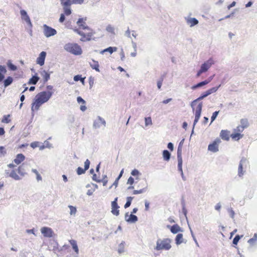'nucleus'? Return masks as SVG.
<instances>
[{"mask_svg":"<svg viewBox=\"0 0 257 257\" xmlns=\"http://www.w3.org/2000/svg\"><path fill=\"white\" fill-rule=\"evenodd\" d=\"M5 134V131L3 127H0V136L4 135Z\"/></svg>","mask_w":257,"mask_h":257,"instance_id":"60","label":"nucleus"},{"mask_svg":"<svg viewBox=\"0 0 257 257\" xmlns=\"http://www.w3.org/2000/svg\"><path fill=\"white\" fill-rule=\"evenodd\" d=\"M236 4L235 2H233L231 4H230L228 6L227 8L228 10H229L231 8L235 6Z\"/></svg>","mask_w":257,"mask_h":257,"instance_id":"61","label":"nucleus"},{"mask_svg":"<svg viewBox=\"0 0 257 257\" xmlns=\"http://www.w3.org/2000/svg\"><path fill=\"white\" fill-rule=\"evenodd\" d=\"M60 1L63 8H70V6L73 4L72 0H60Z\"/></svg>","mask_w":257,"mask_h":257,"instance_id":"26","label":"nucleus"},{"mask_svg":"<svg viewBox=\"0 0 257 257\" xmlns=\"http://www.w3.org/2000/svg\"><path fill=\"white\" fill-rule=\"evenodd\" d=\"M171 243V239L170 238L159 239L157 241L155 249L156 250H169L172 247Z\"/></svg>","mask_w":257,"mask_h":257,"instance_id":"4","label":"nucleus"},{"mask_svg":"<svg viewBox=\"0 0 257 257\" xmlns=\"http://www.w3.org/2000/svg\"><path fill=\"white\" fill-rule=\"evenodd\" d=\"M8 167L9 169L5 171L6 177H10L16 180L20 179L21 177L18 173L17 169L15 168L16 166L14 164H10Z\"/></svg>","mask_w":257,"mask_h":257,"instance_id":"6","label":"nucleus"},{"mask_svg":"<svg viewBox=\"0 0 257 257\" xmlns=\"http://www.w3.org/2000/svg\"><path fill=\"white\" fill-rule=\"evenodd\" d=\"M164 160L168 161L170 159L171 154L168 150H164L163 152Z\"/></svg>","mask_w":257,"mask_h":257,"instance_id":"30","label":"nucleus"},{"mask_svg":"<svg viewBox=\"0 0 257 257\" xmlns=\"http://www.w3.org/2000/svg\"><path fill=\"white\" fill-rule=\"evenodd\" d=\"M183 234L181 233L178 234L176 237L175 241L177 244H180L183 242Z\"/></svg>","mask_w":257,"mask_h":257,"instance_id":"29","label":"nucleus"},{"mask_svg":"<svg viewBox=\"0 0 257 257\" xmlns=\"http://www.w3.org/2000/svg\"><path fill=\"white\" fill-rule=\"evenodd\" d=\"M117 48L115 47H109L106 49H104L103 50L100 52V53L103 54L105 52H108L110 54H111L113 52H115L117 51Z\"/></svg>","mask_w":257,"mask_h":257,"instance_id":"24","label":"nucleus"},{"mask_svg":"<svg viewBox=\"0 0 257 257\" xmlns=\"http://www.w3.org/2000/svg\"><path fill=\"white\" fill-rule=\"evenodd\" d=\"M39 77L36 75L33 76L31 79H29L28 81L29 84H36L38 80H39Z\"/></svg>","mask_w":257,"mask_h":257,"instance_id":"28","label":"nucleus"},{"mask_svg":"<svg viewBox=\"0 0 257 257\" xmlns=\"http://www.w3.org/2000/svg\"><path fill=\"white\" fill-rule=\"evenodd\" d=\"M177 159H178V169H179V171L181 172L182 174H183V170H182L183 161H182V158H177Z\"/></svg>","mask_w":257,"mask_h":257,"instance_id":"36","label":"nucleus"},{"mask_svg":"<svg viewBox=\"0 0 257 257\" xmlns=\"http://www.w3.org/2000/svg\"><path fill=\"white\" fill-rule=\"evenodd\" d=\"M6 154V151L5 148L2 146L0 147V158L4 156Z\"/></svg>","mask_w":257,"mask_h":257,"instance_id":"43","label":"nucleus"},{"mask_svg":"<svg viewBox=\"0 0 257 257\" xmlns=\"http://www.w3.org/2000/svg\"><path fill=\"white\" fill-rule=\"evenodd\" d=\"M163 81V78H162L161 80H159L157 82V86L159 89H160L162 84V82Z\"/></svg>","mask_w":257,"mask_h":257,"instance_id":"56","label":"nucleus"},{"mask_svg":"<svg viewBox=\"0 0 257 257\" xmlns=\"http://www.w3.org/2000/svg\"><path fill=\"white\" fill-rule=\"evenodd\" d=\"M10 117V114L5 115L2 119V122L6 123H9L11 121Z\"/></svg>","mask_w":257,"mask_h":257,"instance_id":"31","label":"nucleus"},{"mask_svg":"<svg viewBox=\"0 0 257 257\" xmlns=\"http://www.w3.org/2000/svg\"><path fill=\"white\" fill-rule=\"evenodd\" d=\"M44 34L46 37H49L56 34L57 31L55 29L47 26H43Z\"/></svg>","mask_w":257,"mask_h":257,"instance_id":"9","label":"nucleus"},{"mask_svg":"<svg viewBox=\"0 0 257 257\" xmlns=\"http://www.w3.org/2000/svg\"><path fill=\"white\" fill-rule=\"evenodd\" d=\"M152 124V119L151 117H148L145 118V124L146 125H149Z\"/></svg>","mask_w":257,"mask_h":257,"instance_id":"42","label":"nucleus"},{"mask_svg":"<svg viewBox=\"0 0 257 257\" xmlns=\"http://www.w3.org/2000/svg\"><path fill=\"white\" fill-rule=\"evenodd\" d=\"M229 212L231 215V217L232 218H233L234 217V212L233 211V210L232 209H230L229 210Z\"/></svg>","mask_w":257,"mask_h":257,"instance_id":"63","label":"nucleus"},{"mask_svg":"<svg viewBox=\"0 0 257 257\" xmlns=\"http://www.w3.org/2000/svg\"><path fill=\"white\" fill-rule=\"evenodd\" d=\"M182 150L181 146H178L177 150V158H182Z\"/></svg>","mask_w":257,"mask_h":257,"instance_id":"41","label":"nucleus"},{"mask_svg":"<svg viewBox=\"0 0 257 257\" xmlns=\"http://www.w3.org/2000/svg\"><path fill=\"white\" fill-rule=\"evenodd\" d=\"M68 207L70 210V214L71 215H75L77 211L76 208L72 205H69Z\"/></svg>","mask_w":257,"mask_h":257,"instance_id":"38","label":"nucleus"},{"mask_svg":"<svg viewBox=\"0 0 257 257\" xmlns=\"http://www.w3.org/2000/svg\"><path fill=\"white\" fill-rule=\"evenodd\" d=\"M20 14L22 20H24L28 25L32 26L30 19L25 10H21Z\"/></svg>","mask_w":257,"mask_h":257,"instance_id":"15","label":"nucleus"},{"mask_svg":"<svg viewBox=\"0 0 257 257\" xmlns=\"http://www.w3.org/2000/svg\"><path fill=\"white\" fill-rule=\"evenodd\" d=\"M13 79L12 77L9 76L8 77H7V78L5 79L4 81L5 87H7L9 85H10L13 82Z\"/></svg>","mask_w":257,"mask_h":257,"instance_id":"32","label":"nucleus"},{"mask_svg":"<svg viewBox=\"0 0 257 257\" xmlns=\"http://www.w3.org/2000/svg\"><path fill=\"white\" fill-rule=\"evenodd\" d=\"M220 208L221 205L220 204V203H217L215 206V209L218 211L220 210Z\"/></svg>","mask_w":257,"mask_h":257,"instance_id":"62","label":"nucleus"},{"mask_svg":"<svg viewBox=\"0 0 257 257\" xmlns=\"http://www.w3.org/2000/svg\"><path fill=\"white\" fill-rule=\"evenodd\" d=\"M41 232L46 237H51L53 236V231L52 229L48 227H43L41 229Z\"/></svg>","mask_w":257,"mask_h":257,"instance_id":"12","label":"nucleus"},{"mask_svg":"<svg viewBox=\"0 0 257 257\" xmlns=\"http://www.w3.org/2000/svg\"><path fill=\"white\" fill-rule=\"evenodd\" d=\"M133 199V197H127L126 198V203L125 204L124 206V207L125 208H126L130 206L131 204V202H132V200Z\"/></svg>","mask_w":257,"mask_h":257,"instance_id":"37","label":"nucleus"},{"mask_svg":"<svg viewBox=\"0 0 257 257\" xmlns=\"http://www.w3.org/2000/svg\"><path fill=\"white\" fill-rule=\"evenodd\" d=\"M240 237L239 235H237L235 236L233 240V243L236 245L240 239Z\"/></svg>","mask_w":257,"mask_h":257,"instance_id":"46","label":"nucleus"},{"mask_svg":"<svg viewBox=\"0 0 257 257\" xmlns=\"http://www.w3.org/2000/svg\"><path fill=\"white\" fill-rule=\"evenodd\" d=\"M168 148L169 149H170L171 151L173 150V145L172 143H169L168 144Z\"/></svg>","mask_w":257,"mask_h":257,"instance_id":"59","label":"nucleus"},{"mask_svg":"<svg viewBox=\"0 0 257 257\" xmlns=\"http://www.w3.org/2000/svg\"><path fill=\"white\" fill-rule=\"evenodd\" d=\"M123 173V169H122L120 172V174L119 175V176H118V177L116 179L114 183V184L115 185H117V183H118V181L119 180V179L120 178V177L122 176V174Z\"/></svg>","mask_w":257,"mask_h":257,"instance_id":"48","label":"nucleus"},{"mask_svg":"<svg viewBox=\"0 0 257 257\" xmlns=\"http://www.w3.org/2000/svg\"><path fill=\"white\" fill-rule=\"evenodd\" d=\"M220 143V139L219 138H216L212 143L208 145V150L213 153L218 152L219 150V145Z\"/></svg>","mask_w":257,"mask_h":257,"instance_id":"8","label":"nucleus"},{"mask_svg":"<svg viewBox=\"0 0 257 257\" xmlns=\"http://www.w3.org/2000/svg\"><path fill=\"white\" fill-rule=\"evenodd\" d=\"M84 78H82L81 75H75L74 77V80L75 81H78L79 80H80L82 83H83L84 82Z\"/></svg>","mask_w":257,"mask_h":257,"instance_id":"40","label":"nucleus"},{"mask_svg":"<svg viewBox=\"0 0 257 257\" xmlns=\"http://www.w3.org/2000/svg\"><path fill=\"white\" fill-rule=\"evenodd\" d=\"M187 23L190 27H193L198 23V21L194 18L187 19Z\"/></svg>","mask_w":257,"mask_h":257,"instance_id":"25","label":"nucleus"},{"mask_svg":"<svg viewBox=\"0 0 257 257\" xmlns=\"http://www.w3.org/2000/svg\"><path fill=\"white\" fill-rule=\"evenodd\" d=\"M240 133L241 132H236V133H233L230 135V137L233 140L238 141L243 137V135L241 134Z\"/></svg>","mask_w":257,"mask_h":257,"instance_id":"23","label":"nucleus"},{"mask_svg":"<svg viewBox=\"0 0 257 257\" xmlns=\"http://www.w3.org/2000/svg\"><path fill=\"white\" fill-rule=\"evenodd\" d=\"M64 48L66 51L75 55H79L82 53L81 47L76 43H67L65 45Z\"/></svg>","mask_w":257,"mask_h":257,"instance_id":"5","label":"nucleus"},{"mask_svg":"<svg viewBox=\"0 0 257 257\" xmlns=\"http://www.w3.org/2000/svg\"><path fill=\"white\" fill-rule=\"evenodd\" d=\"M65 19V15L63 14H62L60 16V19H59V22L60 23H63Z\"/></svg>","mask_w":257,"mask_h":257,"instance_id":"55","label":"nucleus"},{"mask_svg":"<svg viewBox=\"0 0 257 257\" xmlns=\"http://www.w3.org/2000/svg\"><path fill=\"white\" fill-rule=\"evenodd\" d=\"M25 159V157L22 154H18L14 160V163H15L17 165H18L24 161Z\"/></svg>","mask_w":257,"mask_h":257,"instance_id":"18","label":"nucleus"},{"mask_svg":"<svg viewBox=\"0 0 257 257\" xmlns=\"http://www.w3.org/2000/svg\"><path fill=\"white\" fill-rule=\"evenodd\" d=\"M52 94V93L49 91H42L38 93L32 104V110L33 111L38 110L42 104L47 102L50 99Z\"/></svg>","mask_w":257,"mask_h":257,"instance_id":"3","label":"nucleus"},{"mask_svg":"<svg viewBox=\"0 0 257 257\" xmlns=\"http://www.w3.org/2000/svg\"><path fill=\"white\" fill-rule=\"evenodd\" d=\"M145 210L146 211L149 210V205H150L149 202L148 201H145Z\"/></svg>","mask_w":257,"mask_h":257,"instance_id":"57","label":"nucleus"},{"mask_svg":"<svg viewBox=\"0 0 257 257\" xmlns=\"http://www.w3.org/2000/svg\"><path fill=\"white\" fill-rule=\"evenodd\" d=\"M84 0H72L73 4H82Z\"/></svg>","mask_w":257,"mask_h":257,"instance_id":"52","label":"nucleus"},{"mask_svg":"<svg viewBox=\"0 0 257 257\" xmlns=\"http://www.w3.org/2000/svg\"><path fill=\"white\" fill-rule=\"evenodd\" d=\"M134 183V179L132 177H130L128 180L127 183L130 185H133Z\"/></svg>","mask_w":257,"mask_h":257,"instance_id":"53","label":"nucleus"},{"mask_svg":"<svg viewBox=\"0 0 257 257\" xmlns=\"http://www.w3.org/2000/svg\"><path fill=\"white\" fill-rule=\"evenodd\" d=\"M46 56V53L44 51L42 52L37 59V64L40 66H43L44 64Z\"/></svg>","mask_w":257,"mask_h":257,"instance_id":"14","label":"nucleus"},{"mask_svg":"<svg viewBox=\"0 0 257 257\" xmlns=\"http://www.w3.org/2000/svg\"><path fill=\"white\" fill-rule=\"evenodd\" d=\"M139 172L136 169L133 170L131 172V174L133 176H137L139 175Z\"/></svg>","mask_w":257,"mask_h":257,"instance_id":"54","label":"nucleus"},{"mask_svg":"<svg viewBox=\"0 0 257 257\" xmlns=\"http://www.w3.org/2000/svg\"><path fill=\"white\" fill-rule=\"evenodd\" d=\"M101 182L103 183V186H106L107 183V180L106 176H104L102 179H100Z\"/></svg>","mask_w":257,"mask_h":257,"instance_id":"50","label":"nucleus"},{"mask_svg":"<svg viewBox=\"0 0 257 257\" xmlns=\"http://www.w3.org/2000/svg\"><path fill=\"white\" fill-rule=\"evenodd\" d=\"M90 161L87 159L84 162V169L79 167L77 169V173L78 175H81L85 173V171L89 169L90 165Z\"/></svg>","mask_w":257,"mask_h":257,"instance_id":"13","label":"nucleus"},{"mask_svg":"<svg viewBox=\"0 0 257 257\" xmlns=\"http://www.w3.org/2000/svg\"><path fill=\"white\" fill-rule=\"evenodd\" d=\"M40 143L39 142H34L31 143L30 146L33 148L35 149L37 147H39Z\"/></svg>","mask_w":257,"mask_h":257,"instance_id":"44","label":"nucleus"},{"mask_svg":"<svg viewBox=\"0 0 257 257\" xmlns=\"http://www.w3.org/2000/svg\"><path fill=\"white\" fill-rule=\"evenodd\" d=\"M64 14L69 16L71 14V10L70 8H64Z\"/></svg>","mask_w":257,"mask_h":257,"instance_id":"45","label":"nucleus"},{"mask_svg":"<svg viewBox=\"0 0 257 257\" xmlns=\"http://www.w3.org/2000/svg\"><path fill=\"white\" fill-rule=\"evenodd\" d=\"M229 132L227 130H222L220 133V137L222 139L225 141H228L229 140Z\"/></svg>","mask_w":257,"mask_h":257,"instance_id":"19","label":"nucleus"},{"mask_svg":"<svg viewBox=\"0 0 257 257\" xmlns=\"http://www.w3.org/2000/svg\"><path fill=\"white\" fill-rule=\"evenodd\" d=\"M125 219L128 222H135L138 220V217L135 215L133 214L129 215L128 213H126L125 215Z\"/></svg>","mask_w":257,"mask_h":257,"instance_id":"16","label":"nucleus"},{"mask_svg":"<svg viewBox=\"0 0 257 257\" xmlns=\"http://www.w3.org/2000/svg\"><path fill=\"white\" fill-rule=\"evenodd\" d=\"M242 161H240L238 168V175L239 177H241L243 175V167H242V164L241 163Z\"/></svg>","mask_w":257,"mask_h":257,"instance_id":"35","label":"nucleus"},{"mask_svg":"<svg viewBox=\"0 0 257 257\" xmlns=\"http://www.w3.org/2000/svg\"><path fill=\"white\" fill-rule=\"evenodd\" d=\"M106 30L109 33H110L113 34H115L114 27L111 26H110V25H108L106 27Z\"/></svg>","mask_w":257,"mask_h":257,"instance_id":"39","label":"nucleus"},{"mask_svg":"<svg viewBox=\"0 0 257 257\" xmlns=\"http://www.w3.org/2000/svg\"><path fill=\"white\" fill-rule=\"evenodd\" d=\"M77 101L79 103L82 102V103L84 104L85 103V101L84 99H83L81 97L79 96L77 98Z\"/></svg>","mask_w":257,"mask_h":257,"instance_id":"58","label":"nucleus"},{"mask_svg":"<svg viewBox=\"0 0 257 257\" xmlns=\"http://www.w3.org/2000/svg\"><path fill=\"white\" fill-rule=\"evenodd\" d=\"M92 179H93V181H95L96 182H98V183H100L101 182L100 179H99L98 178L96 174H95L93 175Z\"/></svg>","mask_w":257,"mask_h":257,"instance_id":"51","label":"nucleus"},{"mask_svg":"<svg viewBox=\"0 0 257 257\" xmlns=\"http://www.w3.org/2000/svg\"><path fill=\"white\" fill-rule=\"evenodd\" d=\"M218 113H219V111H216L213 113L212 116L211 117V122H213L215 119Z\"/></svg>","mask_w":257,"mask_h":257,"instance_id":"47","label":"nucleus"},{"mask_svg":"<svg viewBox=\"0 0 257 257\" xmlns=\"http://www.w3.org/2000/svg\"><path fill=\"white\" fill-rule=\"evenodd\" d=\"M86 18H79L77 21L78 28H75L73 31L81 36L80 41L82 42L89 41L92 39L94 32L90 28L86 23Z\"/></svg>","mask_w":257,"mask_h":257,"instance_id":"1","label":"nucleus"},{"mask_svg":"<svg viewBox=\"0 0 257 257\" xmlns=\"http://www.w3.org/2000/svg\"><path fill=\"white\" fill-rule=\"evenodd\" d=\"M213 64L214 61L212 58H210L209 60L205 62L201 65L200 70L197 72L196 77H198L202 73L207 71Z\"/></svg>","mask_w":257,"mask_h":257,"instance_id":"7","label":"nucleus"},{"mask_svg":"<svg viewBox=\"0 0 257 257\" xmlns=\"http://www.w3.org/2000/svg\"><path fill=\"white\" fill-rule=\"evenodd\" d=\"M6 72V69L5 68L0 65V81H2L4 78V75L3 73H5Z\"/></svg>","mask_w":257,"mask_h":257,"instance_id":"33","label":"nucleus"},{"mask_svg":"<svg viewBox=\"0 0 257 257\" xmlns=\"http://www.w3.org/2000/svg\"><path fill=\"white\" fill-rule=\"evenodd\" d=\"M10 68L12 70H16L17 69V67L15 65H13V64H11L10 65Z\"/></svg>","mask_w":257,"mask_h":257,"instance_id":"64","label":"nucleus"},{"mask_svg":"<svg viewBox=\"0 0 257 257\" xmlns=\"http://www.w3.org/2000/svg\"><path fill=\"white\" fill-rule=\"evenodd\" d=\"M69 242L71 245L72 247L75 251V253L78 254L79 253V248L76 241L74 239H71L69 240Z\"/></svg>","mask_w":257,"mask_h":257,"instance_id":"20","label":"nucleus"},{"mask_svg":"<svg viewBox=\"0 0 257 257\" xmlns=\"http://www.w3.org/2000/svg\"><path fill=\"white\" fill-rule=\"evenodd\" d=\"M117 201V198L116 197L111 202V213L115 216H118L119 214V210L118 209L119 206L118 205Z\"/></svg>","mask_w":257,"mask_h":257,"instance_id":"11","label":"nucleus"},{"mask_svg":"<svg viewBox=\"0 0 257 257\" xmlns=\"http://www.w3.org/2000/svg\"><path fill=\"white\" fill-rule=\"evenodd\" d=\"M170 230L173 233L175 234L180 231L181 228L178 224H174L171 226Z\"/></svg>","mask_w":257,"mask_h":257,"instance_id":"27","label":"nucleus"},{"mask_svg":"<svg viewBox=\"0 0 257 257\" xmlns=\"http://www.w3.org/2000/svg\"><path fill=\"white\" fill-rule=\"evenodd\" d=\"M212 79V78L211 77H210L208 79H207L203 81H202L201 82H199V83H197V84L193 86L192 87V89H195L198 87H200L205 85H206V84H208L211 81Z\"/></svg>","mask_w":257,"mask_h":257,"instance_id":"17","label":"nucleus"},{"mask_svg":"<svg viewBox=\"0 0 257 257\" xmlns=\"http://www.w3.org/2000/svg\"><path fill=\"white\" fill-rule=\"evenodd\" d=\"M89 64L93 69L95 70L97 72H100L99 69V65L98 61L92 60L91 62H89Z\"/></svg>","mask_w":257,"mask_h":257,"instance_id":"21","label":"nucleus"},{"mask_svg":"<svg viewBox=\"0 0 257 257\" xmlns=\"http://www.w3.org/2000/svg\"><path fill=\"white\" fill-rule=\"evenodd\" d=\"M218 88V87H212L208 89L206 91L203 92L200 97H199L197 99L194 100L192 102L191 106L192 107L193 110V111H194L195 113V119L194 121V125H195L198 121L201 115L202 108V102L199 103L198 104H197L196 106L194 107V106L196 105V101L198 100H201L205 98V97L207 96L208 95H210V94L216 92Z\"/></svg>","mask_w":257,"mask_h":257,"instance_id":"2","label":"nucleus"},{"mask_svg":"<svg viewBox=\"0 0 257 257\" xmlns=\"http://www.w3.org/2000/svg\"><path fill=\"white\" fill-rule=\"evenodd\" d=\"M145 191V189H142L139 190H134L133 192V194L134 195L138 194H141Z\"/></svg>","mask_w":257,"mask_h":257,"instance_id":"49","label":"nucleus"},{"mask_svg":"<svg viewBox=\"0 0 257 257\" xmlns=\"http://www.w3.org/2000/svg\"><path fill=\"white\" fill-rule=\"evenodd\" d=\"M240 124L238 125L236 129L235 132H242L243 130L249 126V122L247 118H242L240 121Z\"/></svg>","mask_w":257,"mask_h":257,"instance_id":"10","label":"nucleus"},{"mask_svg":"<svg viewBox=\"0 0 257 257\" xmlns=\"http://www.w3.org/2000/svg\"><path fill=\"white\" fill-rule=\"evenodd\" d=\"M17 169L18 173L19 174V176L21 177L23 176L25 174L24 169L22 166H20Z\"/></svg>","mask_w":257,"mask_h":257,"instance_id":"34","label":"nucleus"},{"mask_svg":"<svg viewBox=\"0 0 257 257\" xmlns=\"http://www.w3.org/2000/svg\"><path fill=\"white\" fill-rule=\"evenodd\" d=\"M40 74L43 79L44 83L47 82L50 78V74H49L45 70L41 71L40 72Z\"/></svg>","mask_w":257,"mask_h":257,"instance_id":"22","label":"nucleus"}]
</instances>
